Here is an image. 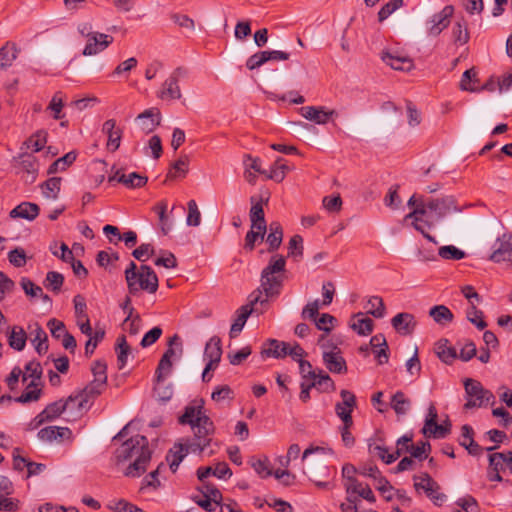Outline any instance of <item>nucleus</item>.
Segmentation results:
<instances>
[{"label": "nucleus", "instance_id": "1", "mask_svg": "<svg viewBox=\"0 0 512 512\" xmlns=\"http://www.w3.org/2000/svg\"><path fill=\"white\" fill-rule=\"evenodd\" d=\"M115 459L117 463L133 460L124 474L128 477H139L146 471L151 460L147 438L143 435L132 436L116 449Z\"/></svg>", "mask_w": 512, "mask_h": 512}, {"label": "nucleus", "instance_id": "2", "mask_svg": "<svg viewBox=\"0 0 512 512\" xmlns=\"http://www.w3.org/2000/svg\"><path fill=\"white\" fill-rule=\"evenodd\" d=\"M179 423L190 425L194 432V441L186 440L192 453H201L210 444L214 424L204 413L202 403L186 406Z\"/></svg>", "mask_w": 512, "mask_h": 512}, {"label": "nucleus", "instance_id": "3", "mask_svg": "<svg viewBox=\"0 0 512 512\" xmlns=\"http://www.w3.org/2000/svg\"><path fill=\"white\" fill-rule=\"evenodd\" d=\"M286 260L281 255L271 257L269 264L261 272V289L250 294V304L266 303L268 298L279 295L282 287V277L277 275L284 272Z\"/></svg>", "mask_w": 512, "mask_h": 512}, {"label": "nucleus", "instance_id": "4", "mask_svg": "<svg viewBox=\"0 0 512 512\" xmlns=\"http://www.w3.org/2000/svg\"><path fill=\"white\" fill-rule=\"evenodd\" d=\"M128 293L138 296L141 292L154 294L159 287L158 276L148 265H140L130 261L124 271Z\"/></svg>", "mask_w": 512, "mask_h": 512}, {"label": "nucleus", "instance_id": "5", "mask_svg": "<svg viewBox=\"0 0 512 512\" xmlns=\"http://www.w3.org/2000/svg\"><path fill=\"white\" fill-rule=\"evenodd\" d=\"M407 204L409 207H413V210L405 216V219H412L413 227L419 231L428 241L437 244L438 242L436 239L427 233L424 229V225L428 228H431L434 224L433 221L424 219L426 216L427 200H425L423 196H416L414 194L410 197Z\"/></svg>", "mask_w": 512, "mask_h": 512}, {"label": "nucleus", "instance_id": "6", "mask_svg": "<svg viewBox=\"0 0 512 512\" xmlns=\"http://www.w3.org/2000/svg\"><path fill=\"white\" fill-rule=\"evenodd\" d=\"M464 389L467 400L464 404V409L466 410L485 407L495 399L493 393L485 389L478 380L466 378L464 380Z\"/></svg>", "mask_w": 512, "mask_h": 512}, {"label": "nucleus", "instance_id": "7", "mask_svg": "<svg viewBox=\"0 0 512 512\" xmlns=\"http://www.w3.org/2000/svg\"><path fill=\"white\" fill-rule=\"evenodd\" d=\"M75 401L70 395L66 400L60 399L48 404L30 423L31 429H36L45 422H51L57 419L62 413L66 412L67 407Z\"/></svg>", "mask_w": 512, "mask_h": 512}, {"label": "nucleus", "instance_id": "8", "mask_svg": "<svg viewBox=\"0 0 512 512\" xmlns=\"http://www.w3.org/2000/svg\"><path fill=\"white\" fill-rule=\"evenodd\" d=\"M428 211L434 213L436 219L439 220L445 217L447 214L452 212H459L460 209L457 207L455 199L452 196H445L442 198L427 200L426 216L424 219L431 221V216L428 214Z\"/></svg>", "mask_w": 512, "mask_h": 512}, {"label": "nucleus", "instance_id": "9", "mask_svg": "<svg viewBox=\"0 0 512 512\" xmlns=\"http://www.w3.org/2000/svg\"><path fill=\"white\" fill-rule=\"evenodd\" d=\"M342 401L335 405V413L341 419L343 424L353 425L352 412L356 407V396L349 390L340 391Z\"/></svg>", "mask_w": 512, "mask_h": 512}, {"label": "nucleus", "instance_id": "10", "mask_svg": "<svg viewBox=\"0 0 512 512\" xmlns=\"http://www.w3.org/2000/svg\"><path fill=\"white\" fill-rule=\"evenodd\" d=\"M490 260L496 263L503 261L512 263V234L504 233L496 239Z\"/></svg>", "mask_w": 512, "mask_h": 512}, {"label": "nucleus", "instance_id": "11", "mask_svg": "<svg viewBox=\"0 0 512 512\" xmlns=\"http://www.w3.org/2000/svg\"><path fill=\"white\" fill-rule=\"evenodd\" d=\"M113 42V37L107 34L94 32L87 33V44L83 50L84 55H96L105 50Z\"/></svg>", "mask_w": 512, "mask_h": 512}, {"label": "nucleus", "instance_id": "12", "mask_svg": "<svg viewBox=\"0 0 512 512\" xmlns=\"http://www.w3.org/2000/svg\"><path fill=\"white\" fill-rule=\"evenodd\" d=\"M15 161L20 172L25 173L23 176L24 181L29 184L33 183L36 180L39 169L36 157L32 154L23 153Z\"/></svg>", "mask_w": 512, "mask_h": 512}, {"label": "nucleus", "instance_id": "13", "mask_svg": "<svg viewBox=\"0 0 512 512\" xmlns=\"http://www.w3.org/2000/svg\"><path fill=\"white\" fill-rule=\"evenodd\" d=\"M453 12V6L447 5L440 12L434 14L429 21V35L438 36L445 28H447Z\"/></svg>", "mask_w": 512, "mask_h": 512}, {"label": "nucleus", "instance_id": "14", "mask_svg": "<svg viewBox=\"0 0 512 512\" xmlns=\"http://www.w3.org/2000/svg\"><path fill=\"white\" fill-rule=\"evenodd\" d=\"M185 75L186 70L182 67H177L171 76L165 81L160 97L164 100L179 99L181 97V92L177 82Z\"/></svg>", "mask_w": 512, "mask_h": 512}, {"label": "nucleus", "instance_id": "15", "mask_svg": "<svg viewBox=\"0 0 512 512\" xmlns=\"http://www.w3.org/2000/svg\"><path fill=\"white\" fill-rule=\"evenodd\" d=\"M75 315L77 318V325L79 326L80 331L87 335L91 336L93 333V329L90 325L89 317L86 313V301L85 298L78 294L73 298Z\"/></svg>", "mask_w": 512, "mask_h": 512}, {"label": "nucleus", "instance_id": "16", "mask_svg": "<svg viewBox=\"0 0 512 512\" xmlns=\"http://www.w3.org/2000/svg\"><path fill=\"white\" fill-rule=\"evenodd\" d=\"M268 201V198L263 199L262 197L259 200L256 199L255 196L250 198V202L252 204L249 212L251 228L256 230H267V224L265 221V214L263 210V204Z\"/></svg>", "mask_w": 512, "mask_h": 512}, {"label": "nucleus", "instance_id": "17", "mask_svg": "<svg viewBox=\"0 0 512 512\" xmlns=\"http://www.w3.org/2000/svg\"><path fill=\"white\" fill-rule=\"evenodd\" d=\"M136 121L144 133H151L160 125V111L157 108L147 109L137 116Z\"/></svg>", "mask_w": 512, "mask_h": 512}, {"label": "nucleus", "instance_id": "18", "mask_svg": "<svg viewBox=\"0 0 512 512\" xmlns=\"http://www.w3.org/2000/svg\"><path fill=\"white\" fill-rule=\"evenodd\" d=\"M391 325L398 333L402 335H410L414 332L417 321L414 315L407 312H402L396 314L391 319Z\"/></svg>", "mask_w": 512, "mask_h": 512}, {"label": "nucleus", "instance_id": "19", "mask_svg": "<svg viewBox=\"0 0 512 512\" xmlns=\"http://www.w3.org/2000/svg\"><path fill=\"white\" fill-rule=\"evenodd\" d=\"M105 386L106 384H100L93 379L82 391L72 395V397L75 401H78V406H88L89 401L99 396Z\"/></svg>", "mask_w": 512, "mask_h": 512}, {"label": "nucleus", "instance_id": "20", "mask_svg": "<svg viewBox=\"0 0 512 512\" xmlns=\"http://www.w3.org/2000/svg\"><path fill=\"white\" fill-rule=\"evenodd\" d=\"M512 88V69L502 76H491L481 89L489 92L498 90L500 93L507 92Z\"/></svg>", "mask_w": 512, "mask_h": 512}, {"label": "nucleus", "instance_id": "21", "mask_svg": "<svg viewBox=\"0 0 512 512\" xmlns=\"http://www.w3.org/2000/svg\"><path fill=\"white\" fill-rule=\"evenodd\" d=\"M191 452L189 448V444L187 442L185 443H176L174 446L169 450L166 460L169 464L170 470L175 473L180 465V463L183 461L185 456Z\"/></svg>", "mask_w": 512, "mask_h": 512}, {"label": "nucleus", "instance_id": "22", "mask_svg": "<svg viewBox=\"0 0 512 512\" xmlns=\"http://www.w3.org/2000/svg\"><path fill=\"white\" fill-rule=\"evenodd\" d=\"M323 362L332 373L342 374L347 371L346 361L340 351H324Z\"/></svg>", "mask_w": 512, "mask_h": 512}, {"label": "nucleus", "instance_id": "23", "mask_svg": "<svg viewBox=\"0 0 512 512\" xmlns=\"http://www.w3.org/2000/svg\"><path fill=\"white\" fill-rule=\"evenodd\" d=\"M308 475L309 479L319 488H327L329 483L326 481H320L319 478L328 476V467L323 461H314L308 463L307 471H304Z\"/></svg>", "mask_w": 512, "mask_h": 512}, {"label": "nucleus", "instance_id": "24", "mask_svg": "<svg viewBox=\"0 0 512 512\" xmlns=\"http://www.w3.org/2000/svg\"><path fill=\"white\" fill-rule=\"evenodd\" d=\"M214 475L219 479H226L232 476V471L226 462H219L215 467H199L197 469V477L203 482L208 476Z\"/></svg>", "mask_w": 512, "mask_h": 512}, {"label": "nucleus", "instance_id": "25", "mask_svg": "<svg viewBox=\"0 0 512 512\" xmlns=\"http://www.w3.org/2000/svg\"><path fill=\"white\" fill-rule=\"evenodd\" d=\"M39 212L40 208L36 203L22 202L10 211L9 216L13 219L33 221L38 217Z\"/></svg>", "mask_w": 512, "mask_h": 512}, {"label": "nucleus", "instance_id": "26", "mask_svg": "<svg viewBox=\"0 0 512 512\" xmlns=\"http://www.w3.org/2000/svg\"><path fill=\"white\" fill-rule=\"evenodd\" d=\"M289 54L283 51H260L252 55L246 64L249 65H262L268 61H287Z\"/></svg>", "mask_w": 512, "mask_h": 512}, {"label": "nucleus", "instance_id": "27", "mask_svg": "<svg viewBox=\"0 0 512 512\" xmlns=\"http://www.w3.org/2000/svg\"><path fill=\"white\" fill-rule=\"evenodd\" d=\"M102 131L107 134V148L111 151H116L121 142L122 130L116 127V121L114 119H109L104 122Z\"/></svg>", "mask_w": 512, "mask_h": 512}, {"label": "nucleus", "instance_id": "28", "mask_svg": "<svg viewBox=\"0 0 512 512\" xmlns=\"http://www.w3.org/2000/svg\"><path fill=\"white\" fill-rule=\"evenodd\" d=\"M29 330L33 337L31 342L34 345L35 350L39 355L45 354L48 351V337L46 332L38 323L29 325Z\"/></svg>", "mask_w": 512, "mask_h": 512}, {"label": "nucleus", "instance_id": "29", "mask_svg": "<svg viewBox=\"0 0 512 512\" xmlns=\"http://www.w3.org/2000/svg\"><path fill=\"white\" fill-rule=\"evenodd\" d=\"M423 480L426 481L425 494L437 506L446 501L447 496L439 492V484L428 474L423 473Z\"/></svg>", "mask_w": 512, "mask_h": 512}, {"label": "nucleus", "instance_id": "30", "mask_svg": "<svg viewBox=\"0 0 512 512\" xmlns=\"http://www.w3.org/2000/svg\"><path fill=\"white\" fill-rule=\"evenodd\" d=\"M334 111H325L323 107L306 106L301 108L302 116L317 124H325Z\"/></svg>", "mask_w": 512, "mask_h": 512}, {"label": "nucleus", "instance_id": "31", "mask_svg": "<svg viewBox=\"0 0 512 512\" xmlns=\"http://www.w3.org/2000/svg\"><path fill=\"white\" fill-rule=\"evenodd\" d=\"M40 385L41 382L31 380L27 384L25 391L20 396L16 397L14 401L22 404L38 401L42 394Z\"/></svg>", "mask_w": 512, "mask_h": 512}, {"label": "nucleus", "instance_id": "32", "mask_svg": "<svg viewBox=\"0 0 512 512\" xmlns=\"http://www.w3.org/2000/svg\"><path fill=\"white\" fill-rule=\"evenodd\" d=\"M252 306L253 305H251L249 303L248 305L241 306L237 310V314H238L237 318L231 325V329H230V333H229L231 338L236 337L242 331L248 317L250 316V314L253 311Z\"/></svg>", "mask_w": 512, "mask_h": 512}, {"label": "nucleus", "instance_id": "33", "mask_svg": "<svg viewBox=\"0 0 512 512\" xmlns=\"http://www.w3.org/2000/svg\"><path fill=\"white\" fill-rule=\"evenodd\" d=\"M429 316L438 325L445 326L451 323L454 319V315L451 310L445 305H435L430 308Z\"/></svg>", "mask_w": 512, "mask_h": 512}, {"label": "nucleus", "instance_id": "34", "mask_svg": "<svg viewBox=\"0 0 512 512\" xmlns=\"http://www.w3.org/2000/svg\"><path fill=\"white\" fill-rule=\"evenodd\" d=\"M435 352L439 359L446 364H451L457 358L455 348L449 346V341L447 339H440L435 344Z\"/></svg>", "mask_w": 512, "mask_h": 512}, {"label": "nucleus", "instance_id": "35", "mask_svg": "<svg viewBox=\"0 0 512 512\" xmlns=\"http://www.w3.org/2000/svg\"><path fill=\"white\" fill-rule=\"evenodd\" d=\"M287 348H289L288 343L272 339L262 349L261 354L263 357L282 358L287 356Z\"/></svg>", "mask_w": 512, "mask_h": 512}, {"label": "nucleus", "instance_id": "36", "mask_svg": "<svg viewBox=\"0 0 512 512\" xmlns=\"http://www.w3.org/2000/svg\"><path fill=\"white\" fill-rule=\"evenodd\" d=\"M350 327L359 335L367 336L372 333L374 322L368 317H364L363 313H357Z\"/></svg>", "mask_w": 512, "mask_h": 512}, {"label": "nucleus", "instance_id": "37", "mask_svg": "<svg viewBox=\"0 0 512 512\" xmlns=\"http://www.w3.org/2000/svg\"><path fill=\"white\" fill-rule=\"evenodd\" d=\"M381 59L386 61H397V62H411L412 59L410 58L409 54L401 47L399 46H391L386 48L381 53Z\"/></svg>", "mask_w": 512, "mask_h": 512}, {"label": "nucleus", "instance_id": "38", "mask_svg": "<svg viewBox=\"0 0 512 512\" xmlns=\"http://www.w3.org/2000/svg\"><path fill=\"white\" fill-rule=\"evenodd\" d=\"M283 239V230L279 222H271L269 225V234L267 235L266 241L269 245V251L277 250Z\"/></svg>", "mask_w": 512, "mask_h": 512}, {"label": "nucleus", "instance_id": "39", "mask_svg": "<svg viewBox=\"0 0 512 512\" xmlns=\"http://www.w3.org/2000/svg\"><path fill=\"white\" fill-rule=\"evenodd\" d=\"M222 355L221 339L213 336L206 343L204 350V359L213 360V362H220Z\"/></svg>", "mask_w": 512, "mask_h": 512}, {"label": "nucleus", "instance_id": "40", "mask_svg": "<svg viewBox=\"0 0 512 512\" xmlns=\"http://www.w3.org/2000/svg\"><path fill=\"white\" fill-rule=\"evenodd\" d=\"M390 406L397 415H405L411 407V401L402 391H397L391 398Z\"/></svg>", "mask_w": 512, "mask_h": 512}, {"label": "nucleus", "instance_id": "41", "mask_svg": "<svg viewBox=\"0 0 512 512\" xmlns=\"http://www.w3.org/2000/svg\"><path fill=\"white\" fill-rule=\"evenodd\" d=\"M61 178L52 177L41 184L42 195L46 199L56 200L60 193Z\"/></svg>", "mask_w": 512, "mask_h": 512}, {"label": "nucleus", "instance_id": "42", "mask_svg": "<svg viewBox=\"0 0 512 512\" xmlns=\"http://www.w3.org/2000/svg\"><path fill=\"white\" fill-rule=\"evenodd\" d=\"M21 49L15 42L8 41L0 48V64H9L17 60Z\"/></svg>", "mask_w": 512, "mask_h": 512}, {"label": "nucleus", "instance_id": "43", "mask_svg": "<svg viewBox=\"0 0 512 512\" xmlns=\"http://www.w3.org/2000/svg\"><path fill=\"white\" fill-rule=\"evenodd\" d=\"M478 82L477 72L474 67H472L463 73L460 81V89L469 92L480 91L482 89L477 86Z\"/></svg>", "mask_w": 512, "mask_h": 512}, {"label": "nucleus", "instance_id": "44", "mask_svg": "<svg viewBox=\"0 0 512 512\" xmlns=\"http://www.w3.org/2000/svg\"><path fill=\"white\" fill-rule=\"evenodd\" d=\"M249 463L259 477L268 478L272 476V465L266 456L262 458L252 457Z\"/></svg>", "mask_w": 512, "mask_h": 512}, {"label": "nucleus", "instance_id": "45", "mask_svg": "<svg viewBox=\"0 0 512 512\" xmlns=\"http://www.w3.org/2000/svg\"><path fill=\"white\" fill-rule=\"evenodd\" d=\"M26 332L22 327L14 326L9 334L8 341L11 348L22 351L26 345Z\"/></svg>", "mask_w": 512, "mask_h": 512}, {"label": "nucleus", "instance_id": "46", "mask_svg": "<svg viewBox=\"0 0 512 512\" xmlns=\"http://www.w3.org/2000/svg\"><path fill=\"white\" fill-rule=\"evenodd\" d=\"M153 210L158 215L162 233L164 235L168 234L171 231L173 225L167 215V203L165 201H161L154 206Z\"/></svg>", "mask_w": 512, "mask_h": 512}, {"label": "nucleus", "instance_id": "47", "mask_svg": "<svg viewBox=\"0 0 512 512\" xmlns=\"http://www.w3.org/2000/svg\"><path fill=\"white\" fill-rule=\"evenodd\" d=\"M452 37L457 46H463L468 43L470 35L465 21H458L454 24Z\"/></svg>", "mask_w": 512, "mask_h": 512}, {"label": "nucleus", "instance_id": "48", "mask_svg": "<svg viewBox=\"0 0 512 512\" xmlns=\"http://www.w3.org/2000/svg\"><path fill=\"white\" fill-rule=\"evenodd\" d=\"M147 177L142 176L136 172L126 174H121L118 178V183L123 184L125 187L129 189L141 188L147 183Z\"/></svg>", "mask_w": 512, "mask_h": 512}, {"label": "nucleus", "instance_id": "49", "mask_svg": "<svg viewBox=\"0 0 512 512\" xmlns=\"http://www.w3.org/2000/svg\"><path fill=\"white\" fill-rule=\"evenodd\" d=\"M365 309L368 314L375 318H383L385 315V305L383 299L379 296H371L365 305Z\"/></svg>", "mask_w": 512, "mask_h": 512}, {"label": "nucleus", "instance_id": "50", "mask_svg": "<svg viewBox=\"0 0 512 512\" xmlns=\"http://www.w3.org/2000/svg\"><path fill=\"white\" fill-rule=\"evenodd\" d=\"M430 451L431 445L427 441H421L417 445H407L405 448V452L410 453L411 457L418 459L420 461L426 459Z\"/></svg>", "mask_w": 512, "mask_h": 512}, {"label": "nucleus", "instance_id": "51", "mask_svg": "<svg viewBox=\"0 0 512 512\" xmlns=\"http://www.w3.org/2000/svg\"><path fill=\"white\" fill-rule=\"evenodd\" d=\"M116 352H117L118 368L123 369L127 363V357L131 352L130 346L128 345L124 335L119 336L117 338Z\"/></svg>", "mask_w": 512, "mask_h": 512}, {"label": "nucleus", "instance_id": "52", "mask_svg": "<svg viewBox=\"0 0 512 512\" xmlns=\"http://www.w3.org/2000/svg\"><path fill=\"white\" fill-rule=\"evenodd\" d=\"M76 156V153L72 151L58 158L49 166L48 174H54L59 171H64L76 160Z\"/></svg>", "mask_w": 512, "mask_h": 512}, {"label": "nucleus", "instance_id": "53", "mask_svg": "<svg viewBox=\"0 0 512 512\" xmlns=\"http://www.w3.org/2000/svg\"><path fill=\"white\" fill-rule=\"evenodd\" d=\"M311 384H315L314 387L327 392L330 390H334V382L330 378V376L323 370L319 369L316 373L315 378H313L310 382Z\"/></svg>", "mask_w": 512, "mask_h": 512}, {"label": "nucleus", "instance_id": "54", "mask_svg": "<svg viewBox=\"0 0 512 512\" xmlns=\"http://www.w3.org/2000/svg\"><path fill=\"white\" fill-rule=\"evenodd\" d=\"M288 167L284 163L283 158H278L275 163L271 166L269 172L267 171V178L272 179L276 182H281L285 178V174Z\"/></svg>", "mask_w": 512, "mask_h": 512}, {"label": "nucleus", "instance_id": "55", "mask_svg": "<svg viewBox=\"0 0 512 512\" xmlns=\"http://www.w3.org/2000/svg\"><path fill=\"white\" fill-rule=\"evenodd\" d=\"M466 317L468 321L474 324L479 330H483L487 323L483 320V312L478 310L474 302L469 304L466 310Z\"/></svg>", "mask_w": 512, "mask_h": 512}, {"label": "nucleus", "instance_id": "56", "mask_svg": "<svg viewBox=\"0 0 512 512\" xmlns=\"http://www.w3.org/2000/svg\"><path fill=\"white\" fill-rule=\"evenodd\" d=\"M438 255L444 260H461L465 258L466 253L454 245H446L438 249Z\"/></svg>", "mask_w": 512, "mask_h": 512}, {"label": "nucleus", "instance_id": "57", "mask_svg": "<svg viewBox=\"0 0 512 512\" xmlns=\"http://www.w3.org/2000/svg\"><path fill=\"white\" fill-rule=\"evenodd\" d=\"M42 373L43 370L39 362H28L25 366V372H23V383H25L28 379L35 380L36 382H41Z\"/></svg>", "mask_w": 512, "mask_h": 512}, {"label": "nucleus", "instance_id": "58", "mask_svg": "<svg viewBox=\"0 0 512 512\" xmlns=\"http://www.w3.org/2000/svg\"><path fill=\"white\" fill-rule=\"evenodd\" d=\"M288 256L293 257L295 261H298L303 256V238L296 234L291 237L288 244Z\"/></svg>", "mask_w": 512, "mask_h": 512}, {"label": "nucleus", "instance_id": "59", "mask_svg": "<svg viewBox=\"0 0 512 512\" xmlns=\"http://www.w3.org/2000/svg\"><path fill=\"white\" fill-rule=\"evenodd\" d=\"M64 282V277L61 273L56 271H50L47 273L46 278L43 282L44 286L51 289L53 292H59Z\"/></svg>", "mask_w": 512, "mask_h": 512}, {"label": "nucleus", "instance_id": "60", "mask_svg": "<svg viewBox=\"0 0 512 512\" xmlns=\"http://www.w3.org/2000/svg\"><path fill=\"white\" fill-rule=\"evenodd\" d=\"M183 353L182 343L178 335H174L168 341V348L162 357H166V359H172V357L178 356L181 357Z\"/></svg>", "mask_w": 512, "mask_h": 512}, {"label": "nucleus", "instance_id": "61", "mask_svg": "<svg viewBox=\"0 0 512 512\" xmlns=\"http://www.w3.org/2000/svg\"><path fill=\"white\" fill-rule=\"evenodd\" d=\"M154 392H155L157 399L163 403L168 402L173 396L172 385L164 384L163 380L158 382V380L156 379Z\"/></svg>", "mask_w": 512, "mask_h": 512}, {"label": "nucleus", "instance_id": "62", "mask_svg": "<svg viewBox=\"0 0 512 512\" xmlns=\"http://www.w3.org/2000/svg\"><path fill=\"white\" fill-rule=\"evenodd\" d=\"M188 172V157L184 156L178 159L173 165L172 169L168 172V178L184 177Z\"/></svg>", "mask_w": 512, "mask_h": 512}, {"label": "nucleus", "instance_id": "63", "mask_svg": "<svg viewBox=\"0 0 512 512\" xmlns=\"http://www.w3.org/2000/svg\"><path fill=\"white\" fill-rule=\"evenodd\" d=\"M188 215L186 218V224L188 226L197 227L201 223V213L198 209L197 203L195 200H190L187 203Z\"/></svg>", "mask_w": 512, "mask_h": 512}, {"label": "nucleus", "instance_id": "64", "mask_svg": "<svg viewBox=\"0 0 512 512\" xmlns=\"http://www.w3.org/2000/svg\"><path fill=\"white\" fill-rule=\"evenodd\" d=\"M199 490L204 497H207L210 500H212L215 505L221 504L222 494L214 485L203 481L202 486L200 487Z\"/></svg>", "mask_w": 512, "mask_h": 512}]
</instances>
